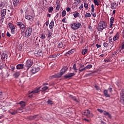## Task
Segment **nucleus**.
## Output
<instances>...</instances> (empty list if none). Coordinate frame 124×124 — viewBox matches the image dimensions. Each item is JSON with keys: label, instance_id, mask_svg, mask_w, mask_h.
<instances>
[{"label": "nucleus", "instance_id": "8", "mask_svg": "<svg viewBox=\"0 0 124 124\" xmlns=\"http://www.w3.org/2000/svg\"><path fill=\"white\" fill-rule=\"evenodd\" d=\"M83 115L86 116V117H87V118H89L90 117V115H91L92 117L93 116V113H91V112L90 111V110H89V109L85 110V112H84V113H83Z\"/></svg>", "mask_w": 124, "mask_h": 124}, {"label": "nucleus", "instance_id": "21", "mask_svg": "<svg viewBox=\"0 0 124 124\" xmlns=\"http://www.w3.org/2000/svg\"><path fill=\"white\" fill-rule=\"evenodd\" d=\"M26 19L29 20V21H32L33 18L31 16H25Z\"/></svg>", "mask_w": 124, "mask_h": 124}, {"label": "nucleus", "instance_id": "14", "mask_svg": "<svg viewBox=\"0 0 124 124\" xmlns=\"http://www.w3.org/2000/svg\"><path fill=\"white\" fill-rule=\"evenodd\" d=\"M34 54L36 57H38V58H40V57H42L43 54L42 52L37 53L36 51L34 52Z\"/></svg>", "mask_w": 124, "mask_h": 124}, {"label": "nucleus", "instance_id": "53", "mask_svg": "<svg viewBox=\"0 0 124 124\" xmlns=\"http://www.w3.org/2000/svg\"><path fill=\"white\" fill-rule=\"evenodd\" d=\"M16 111L17 112H19V113H21V112H23V111L22 110V109H21V108L18 109Z\"/></svg>", "mask_w": 124, "mask_h": 124}, {"label": "nucleus", "instance_id": "26", "mask_svg": "<svg viewBox=\"0 0 124 124\" xmlns=\"http://www.w3.org/2000/svg\"><path fill=\"white\" fill-rule=\"evenodd\" d=\"M60 54L57 53L54 55H50L49 56V58H57V57H59V56H60Z\"/></svg>", "mask_w": 124, "mask_h": 124}, {"label": "nucleus", "instance_id": "4", "mask_svg": "<svg viewBox=\"0 0 124 124\" xmlns=\"http://www.w3.org/2000/svg\"><path fill=\"white\" fill-rule=\"evenodd\" d=\"M32 64H33V62L31 59H28L26 61V63L25 64L26 67H27V69H29V68H31Z\"/></svg>", "mask_w": 124, "mask_h": 124}, {"label": "nucleus", "instance_id": "19", "mask_svg": "<svg viewBox=\"0 0 124 124\" xmlns=\"http://www.w3.org/2000/svg\"><path fill=\"white\" fill-rule=\"evenodd\" d=\"M1 58L3 60H7V54L6 53H3L1 55Z\"/></svg>", "mask_w": 124, "mask_h": 124}, {"label": "nucleus", "instance_id": "10", "mask_svg": "<svg viewBox=\"0 0 124 124\" xmlns=\"http://www.w3.org/2000/svg\"><path fill=\"white\" fill-rule=\"evenodd\" d=\"M40 69L39 67H33V68L31 69V72L33 73V74H34V73H36V72H38L39 71V70Z\"/></svg>", "mask_w": 124, "mask_h": 124}, {"label": "nucleus", "instance_id": "62", "mask_svg": "<svg viewBox=\"0 0 124 124\" xmlns=\"http://www.w3.org/2000/svg\"><path fill=\"white\" fill-rule=\"evenodd\" d=\"M108 91H109L110 93H112V88H110L108 89Z\"/></svg>", "mask_w": 124, "mask_h": 124}, {"label": "nucleus", "instance_id": "59", "mask_svg": "<svg viewBox=\"0 0 124 124\" xmlns=\"http://www.w3.org/2000/svg\"><path fill=\"white\" fill-rule=\"evenodd\" d=\"M91 14H92V16H93V17H96V15H95V14H94V13H91Z\"/></svg>", "mask_w": 124, "mask_h": 124}, {"label": "nucleus", "instance_id": "61", "mask_svg": "<svg viewBox=\"0 0 124 124\" xmlns=\"http://www.w3.org/2000/svg\"><path fill=\"white\" fill-rule=\"evenodd\" d=\"M3 68V66L2 65H0V70H1Z\"/></svg>", "mask_w": 124, "mask_h": 124}, {"label": "nucleus", "instance_id": "45", "mask_svg": "<svg viewBox=\"0 0 124 124\" xmlns=\"http://www.w3.org/2000/svg\"><path fill=\"white\" fill-rule=\"evenodd\" d=\"M45 35L43 33H42V34H41V38L42 39H45Z\"/></svg>", "mask_w": 124, "mask_h": 124}, {"label": "nucleus", "instance_id": "60", "mask_svg": "<svg viewBox=\"0 0 124 124\" xmlns=\"http://www.w3.org/2000/svg\"><path fill=\"white\" fill-rule=\"evenodd\" d=\"M84 121H86V122H87V123H89L90 122V120H89L88 119H86V118H84L83 119Z\"/></svg>", "mask_w": 124, "mask_h": 124}, {"label": "nucleus", "instance_id": "16", "mask_svg": "<svg viewBox=\"0 0 124 124\" xmlns=\"http://www.w3.org/2000/svg\"><path fill=\"white\" fill-rule=\"evenodd\" d=\"M104 115H105V116H108V118H109V119L112 118V116H111V114H110L109 112H107L106 111H104Z\"/></svg>", "mask_w": 124, "mask_h": 124}, {"label": "nucleus", "instance_id": "57", "mask_svg": "<svg viewBox=\"0 0 124 124\" xmlns=\"http://www.w3.org/2000/svg\"><path fill=\"white\" fill-rule=\"evenodd\" d=\"M96 46H97V48H100V47H101V46L100 45H98V44H96Z\"/></svg>", "mask_w": 124, "mask_h": 124}, {"label": "nucleus", "instance_id": "38", "mask_svg": "<svg viewBox=\"0 0 124 124\" xmlns=\"http://www.w3.org/2000/svg\"><path fill=\"white\" fill-rule=\"evenodd\" d=\"M121 97L124 96V90H122L120 93Z\"/></svg>", "mask_w": 124, "mask_h": 124}, {"label": "nucleus", "instance_id": "20", "mask_svg": "<svg viewBox=\"0 0 124 124\" xmlns=\"http://www.w3.org/2000/svg\"><path fill=\"white\" fill-rule=\"evenodd\" d=\"M113 23H114V17H111L110 18L109 28H112V27H113Z\"/></svg>", "mask_w": 124, "mask_h": 124}, {"label": "nucleus", "instance_id": "1", "mask_svg": "<svg viewBox=\"0 0 124 124\" xmlns=\"http://www.w3.org/2000/svg\"><path fill=\"white\" fill-rule=\"evenodd\" d=\"M67 69H68L67 66L63 67L60 73L52 76V78H60L61 76H62L67 71Z\"/></svg>", "mask_w": 124, "mask_h": 124}, {"label": "nucleus", "instance_id": "11", "mask_svg": "<svg viewBox=\"0 0 124 124\" xmlns=\"http://www.w3.org/2000/svg\"><path fill=\"white\" fill-rule=\"evenodd\" d=\"M40 88H41V87H39L38 88H36V89H35L34 90L31 91V92H29V93L30 94V93H39V92L40 91H39V90H40Z\"/></svg>", "mask_w": 124, "mask_h": 124}, {"label": "nucleus", "instance_id": "15", "mask_svg": "<svg viewBox=\"0 0 124 124\" xmlns=\"http://www.w3.org/2000/svg\"><path fill=\"white\" fill-rule=\"evenodd\" d=\"M25 65L24 64H19L16 65L17 69H23Z\"/></svg>", "mask_w": 124, "mask_h": 124}, {"label": "nucleus", "instance_id": "25", "mask_svg": "<svg viewBox=\"0 0 124 124\" xmlns=\"http://www.w3.org/2000/svg\"><path fill=\"white\" fill-rule=\"evenodd\" d=\"M71 54H73V51H72V50L68 51L65 53V55L67 56V55H69V56H70V55H71Z\"/></svg>", "mask_w": 124, "mask_h": 124}, {"label": "nucleus", "instance_id": "50", "mask_svg": "<svg viewBox=\"0 0 124 124\" xmlns=\"http://www.w3.org/2000/svg\"><path fill=\"white\" fill-rule=\"evenodd\" d=\"M103 45L104 47H108V44L107 43H104Z\"/></svg>", "mask_w": 124, "mask_h": 124}, {"label": "nucleus", "instance_id": "40", "mask_svg": "<svg viewBox=\"0 0 124 124\" xmlns=\"http://www.w3.org/2000/svg\"><path fill=\"white\" fill-rule=\"evenodd\" d=\"M73 68L74 70L75 71V72H77V69L76 68V64H74Z\"/></svg>", "mask_w": 124, "mask_h": 124}, {"label": "nucleus", "instance_id": "54", "mask_svg": "<svg viewBox=\"0 0 124 124\" xmlns=\"http://www.w3.org/2000/svg\"><path fill=\"white\" fill-rule=\"evenodd\" d=\"M70 10H71V9L70 7H68L66 8V11H67V12H69Z\"/></svg>", "mask_w": 124, "mask_h": 124}, {"label": "nucleus", "instance_id": "5", "mask_svg": "<svg viewBox=\"0 0 124 124\" xmlns=\"http://www.w3.org/2000/svg\"><path fill=\"white\" fill-rule=\"evenodd\" d=\"M16 25L21 29L22 32H24L26 31V26L24 24H22V22H17Z\"/></svg>", "mask_w": 124, "mask_h": 124}, {"label": "nucleus", "instance_id": "17", "mask_svg": "<svg viewBox=\"0 0 124 124\" xmlns=\"http://www.w3.org/2000/svg\"><path fill=\"white\" fill-rule=\"evenodd\" d=\"M19 104L21 105V107L22 108H25L26 107V103L24 101H21L19 103Z\"/></svg>", "mask_w": 124, "mask_h": 124}, {"label": "nucleus", "instance_id": "12", "mask_svg": "<svg viewBox=\"0 0 124 124\" xmlns=\"http://www.w3.org/2000/svg\"><path fill=\"white\" fill-rule=\"evenodd\" d=\"M29 120L31 121L32 120H35V119H38V115H35L28 117Z\"/></svg>", "mask_w": 124, "mask_h": 124}, {"label": "nucleus", "instance_id": "34", "mask_svg": "<svg viewBox=\"0 0 124 124\" xmlns=\"http://www.w3.org/2000/svg\"><path fill=\"white\" fill-rule=\"evenodd\" d=\"M93 2L95 4V5H99V3L98 2V0H93Z\"/></svg>", "mask_w": 124, "mask_h": 124}, {"label": "nucleus", "instance_id": "13", "mask_svg": "<svg viewBox=\"0 0 124 124\" xmlns=\"http://www.w3.org/2000/svg\"><path fill=\"white\" fill-rule=\"evenodd\" d=\"M6 14V9H3L1 11V16L2 18H4V16H5Z\"/></svg>", "mask_w": 124, "mask_h": 124}, {"label": "nucleus", "instance_id": "24", "mask_svg": "<svg viewBox=\"0 0 124 124\" xmlns=\"http://www.w3.org/2000/svg\"><path fill=\"white\" fill-rule=\"evenodd\" d=\"M18 2H19V0H13V4L16 6Z\"/></svg>", "mask_w": 124, "mask_h": 124}, {"label": "nucleus", "instance_id": "63", "mask_svg": "<svg viewBox=\"0 0 124 124\" xmlns=\"http://www.w3.org/2000/svg\"><path fill=\"white\" fill-rule=\"evenodd\" d=\"M79 8V9H82V8H83V5H81Z\"/></svg>", "mask_w": 124, "mask_h": 124}, {"label": "nucleus", "instance_id": "41", "mask_svg": "<svg viewBox=\"0 0 124 124\" xmlns=\"http://www.w3.org/2000/svg\"><path fill=\"white\" fill-rule=\"evenodd\" d=\"M56 10H60V3H57V7L56 8Z\"/></svg>", "mask_w": 124, "mask_h": 124}, {"label": "nucleus", "instance_id": "36", "mask_svg": "<svg viewBox=\"0 0 124 124\" xmlns=\"http://www.w3.org/2000/svg\"><path fill=\"white\" fill-rule=\"evenodd\" d=\"M78 70L79 71V72H83V71H85V70H86V68H79Z\"/></svg>", "mask_w": 124, "mask_h": 124}, {"label": "nucleus", "instance_id": "51", "mask_svg": "<svg viewBox=\"0 0 124 124\" xmlns=\"http://www.w3.org/2000/svg\"><path fill=\"white\" fill-rule=\"evenodd\" d=\"M97 111H98V112H99L100 113H103V110L102 109H101L99 108L97 109Z\"/></svg>", "mask_w": 124, "mask_h": 124}, {"label": "nucleus", "instance_id": "44", "mask_svg": "<svg viewBox=\"0 0 124 124\" xmlns=\"http://www.w3.org/2000/svg\"><path fill=\"white\" fill-rule=\"evenodd\" d=\"M84 6L86 9H88V8H89V5H88V3H84Z\"/></svg>", "mask_w": 124, "mask_h": 124}, {"label": "nucleus", "instance_id": "30", "mask_svg": "<svg viewBox=\"0 0 124 124\" xmlns=\"http://www.w3.org/2000/svg\"><path fill=\"white\" fill-rule=\"evenodd\" d=\"M10 114L11 115H16L17 114V110H14L13 111H9Z\"/></svg>", "mask_w": 124, "mask_h": 124}, {"label": "nucleus", "instance_id": "64", "mask_svg": "<svg viewBox=\"0 0 124 124\" xmlns=\"http://www.w3.org/2000/svg\"><path fill=\"white\" fill-rule=\"evenodd\" d=\"M122 49H124V43L122 44Z\"/></svg>", "mask_w": 124, "mask_h": 124}, {"label": "nucleus", "instance_id": "47", "mask_svg": "<svg viewBox=\"0 0 124 124\" xmlns=\"http://www.w3.org/2000/svg\"><path fill=\"white\" fill-rule=\"evenodd\" d=\"M47 103H48V104L52 105V104H53V101H52L51 100H48L47 101Z\"/></svg>", "mask_w": 124, "mask_h": 124}, {"label": "nucleus", "instance_id": "52", "mask_svg": "<svg viewBox=\"0 0 124 124\" xmlns=\"http://www.w3.org/2000/svg\"><path fill=\"white\" fill-rule=\"evenodd\" d=\"M121 101H122V102H124V96L121 97Z\"/></svg>", "mask_w": 124, "mask_h": 124}, {"label": "nucleus", "instance_id": "6", "mask_svg": "<svg viewBox=\"0 0 124 124\" xmlns=\"http://www.w3.org/2000/svg\"><path fill=\"white\" fill-rule=\"evenodd\" d=\"M31 41L34 42L35 45H38L39 44V42H40V39L38 38V37H32L31 38Z\"/></svg>", "mask_w": 124, "mask_h": 124}, {"label": "nucleus", "instance_id": "35", "mask_svg": "<svg viewBox=\"0 0 124 124\" xmlns=\"http://www.w3.org/2000/svg\"><path fill=\"white\" fill-rule=\"evenodd\" d=\"M65 15H66V11H65V10H63L62 12V17H64V16H65Z\"/></svg>", "mask_w": 124, "mask_h": 124}, {"label": "nucleus", "instance_id": "2", "mask_svg": "<svg viewBox=\"0 0 124 124\" xmlns=\"http://www.w3.org/2000/svg\"><path fill=\"white\" fill-rule=\"evenodd\" d=\"M105 28H106V25H105V22L103 21H101L98 25L97 30L99 31H101Z\"/></svg>", "mask_w": 124, "mask_h": 124}, {"label": "nucleus", "instance_id": "33", "mask_svg": "<svg viewBox=\"0 0 124 124\" xmlns=\"http://www.w3.org/2000/svg\"><path fill=\"white\" fill-rule=\"evenodd\" d=\"M9 28H10V29H14L15 28V27H14V25H13V24H12L11 23H9Z\"/></svg>", "mask_w": 124, "mask_h": 124}, {"label": "nucleus", "instance_id": "49", "mask_svg": "<svg viewBox=\"0 0 124 124\" xmlns=\"http://www.w3.org/2000/svg\"><path fill=\"white\" fill-rule=\"evenodd\" d=\"M11 31H12V33H14L15 32V27L14 28L11 29Z\"/></svg>", "mask_w": 124, "mask_h": 124}, {"label": "nucleus", "instance_id": "37", "mask_svg": "<svg viewBox=\"0 0 124 124\" xmlns=\"http://www.w3.org/2000/svg\"><path fill=\"white\" fill-rule=\"evenodd\" d=\"M53 10H54V8H53V7H50L48 8V12H49V13H51V12H52Z\"/></svg>", "mask_w": 124, "mask_h": 124}, {"label": "nucleus", "instance_id": "55", "mask_svg": "<svg viewBox=\"0 0 124 124\" xmlns=\"http://www.w3.org/2000/svg\"><path fill=\"white\" fill-rule=\"evenodd\" d=\"M94 88H95V89L97 90V91H99V87L97 86H95Z\"/></svg>", "mask_w": 124, "mask_h": 124}, {"label": "nucleus", "instance_id": "56", "mask_svg": "<svg viewBox=\"0 0 124 124\" xmlns=\"http://www.w3.org/2000/svg\"><path fill=\"white\" fill-rule=\"evenodd\" d=\"M7 36H8V37H10V36H11V35L10 34V33H9V32H7Z\"/></svg>", "mask_w": 124, "mask_h": 124}, {"label": "nucleus", "instance_id": "48", "mask_svg": "<svg viewBox=\"0 0 124 124\" xmlns=\"http://www.w3.org/2000/svg\"><path fill=\"white\" fill-rule=\"evenodd\" d=\"M48 37H51V36L52 35V33L50 32V31H48L47 33Z\"/></svg>", "mask_w": 124, "mask_h": 124}, {"label": "nucleus", "instance_id": "27", "mask_svg": "<svg viewBox=\"0 0 124 124\" xmlns=\"http://www.w3.org/2000/svg\"><path fill=\"white\" fill-rule=\"evenodd\" d=\"M14 75L15 78H18V77L20 76V73L19 72H17Z\"/></svg>", "mask_w": 124, "mask_h": 124}, {"label": "nucleus", "instance_id": "7", "mask_svg": "<svg viewBox=\"0 0 124 124\" xmlns=\"http://www.w3.org/2000/svg\"><path fill=\"white\" fill-rule=\"evenodd\" d=\"M32 30L31 28H28L25 32V37H29V36H31V31Z\"/></svg>", "mask_w": 124, "mask_h": 124}, {"label": "nucleus", "instance_id": "18", "mask_svg": "<svg viewBox=\"0 0 124 124\" xmlns=\"http://www.w3.org/2000/svg\"><path fill=\"white\" fill-rule=\"evenodd\" d=\"M104 95L106 97H110V94H109L108 93V91L106 90H104Z\"/></svg>", "mask_w": 124, "mask_h": 124}, {"label": "nucleus", "instance_id": "31", "mask_svg": "<svg viewBox=\"0 0 124 124\" xmlns=\"http://www.w3.org/2000/svg\"><path fill=\"white\" fill-rule=\"evenodd\" d=\"M87 52H88V49H84L82 51V55H85L87 54Z\"/></svg>", "mask_w": 124, "mask_h": 124}, {"label": "nucleus", "instance_id": "29", "mask_svg": "<svg viewBox=\"0 0 124 124\" xmlns=\"http://www.w3.org/2000/svg\"><path fill=\"white\" fill-rule=\"evenodd\" d=\"M49 89V88L47 86H45L42 88V92H45V91H47V89Z\"/></svg>", "mask_w": 124, "mask_h": 124}, {"label": "nucleus", "instance_id": "28", "mask_svg": "<svg viewBox=\"0 0 124 124\" xmlns=\"http://www.w3.org/2000/svg\"><path fill=\"white\" fill-rule=\"evenodd\" d=\"M93 67V65L92 64L87 65L85 68V69H90Z\"/></svg>", "mask_w": 124, "mask_h": 124}, {"label": "nucleus", "instance_id": "32", "mask_svg": "<svg viewBox=\"0 0 124 124\" xmlns=\"http://www.w3.org/2000/svg\"><path fill=\"white\" fill-rule=\"evenodd\" d=\"M58 46L59 48H62L63 47V44L62 43H60L58 44Z\"/></svg>", "mask_w": 124, "mask_h": 124}, {"label": "nucleus", "instance_id": "22", "mask_svg": "<svg viewBox=\"0 0 124 124\" xmlns=\"http://www.w3.org/2000/svg\"><path fill=\"white\" fill-rule=\"evenodd\" d=\"M117 7V4L114 3H112L111 4V8L112 9H115V8H116Z\"/></svg>", "mask_w": 124, "mask_h": 124}, {"label": "nucleus", "instance_id": "46", "mask_svg": "<svg viewBox=\"0 0 124 124\" xmlns=\"http://www.w3.org/2000/svg\"><path fill=\"white\" fill-rule=\"evenodd\" d=\"M72 99L73 100H75V101H76V102H79V101H78L77 100V99H76V98L75 97H73L72 96Z\"/></svg>", "mask_w": 124, "mask_h": 124}, {"label": "nucleus", "instance_id": "9", "mask_svg": "<svg viewBox=\"0 0 124 124\" xmlns=\"http://www.w3.org/2000/svg\"><path fill=\"white\" fill-rule=\"evenodd\" d=\"M74 75H75V74L74 73H71L68 75H65L64 76V78H65V79H70L71 77H73V76H74Z\"/></svg>", "mask_w": 124, "mask_h": 124}, {"label": "nucleus", "instance_id": "42", "mask_svg": "<svg viewBox=\"0 0 124 124\" xmlns=\"http://www.w3.org/2000/svg\"><path fill=\"white\" fill-rule=\"evenodd\" d=\"M118 39H119V37H118V36L115 35L113 37L114 41H116V40H118Z\"/></svg>", "mask_w": 124, "mask_h": 124}, {"label": "nucleus", "instance_id": "3", "mask_svg": "<svg viewBox=\"0 0 124 124\" xmlns=\"http://www.w3.org/2000/svg\"><path fill=\"white\" fill-rule=\"evenodd\" d=\"M71 27L73 30H78L79 28H81L82 27V25L81 23H79V22H76L74 23L73 24H71Z\"/></svg>", "mask_w": 124, "mask_h": 124}, {"label": "nucleus", "instance_id": "39", "mask_svg": "<svg viewBox=\"0 0 124 124\" xmlns=\"http://www.w3.org/2000/svg\"><path fill=\"white\" fill-rule=\"evenodd\" d=\"M74 16L75 18H77V17L79 16V13L77 12L76 14H74Z\"/></svg>", "mask_w": 124, "mask_h": 124}, {"label": "nucleus", "instance_id": "43", "mask_svg": "<svg viewBox=\"0 0 124 124\" xmlns=\"http://www.w3.org/2000/svg\"><path fill=\"white\" fill-rule=\"evenodd\" d=\"M92 15L90 13H86L85 14V17L87 18V17H91Z\"/></svg>", "mask_w": 124, "mask_h": 124}, {"label": "nucleus", "instance_id": "23", "mask_svg": "<svg viewBox=\"0 0 124 124\" xmlns=\"http://www.w3.org/2000/svg\"><path fill=\"white\" fill-rule=\"evenodd\" d=\"M50 29H53L54 28V20L51 21L49 24Z\"/></svg>", "mask_w": 124, "mask_h": 124}, {"label": "nucleus", "instance_id": "58", "mask_svg": "<svg viewBox=\"0 0 124 124\" xmlns=\"http://www.w3.org/2000/svg\"><path fill=\"white\" fill-rule=\"evenodd\" d=\"M35 52H36V53H42V51L40 50H36Z\"/></svg>", "mask_w": 124, "mask_h": 124}]
</instances>
